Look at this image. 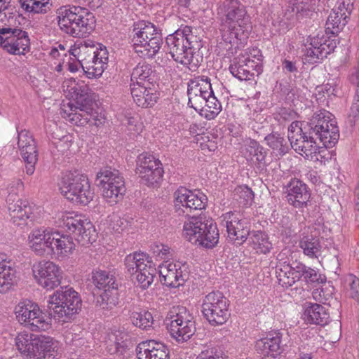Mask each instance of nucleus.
<instances>
[{"instance_id": "obj_3", "label": "nucleus", "mask_w": 359, "mask_h": 359, "mask_svg": "<svg viewBox=\"0 0 359 359\" xmlns=\"http://www.w3.org/2000/svg\"><path fill=\"white\" fill-rule=\"evenodd\" d=\"M221 218L222 224L226 229L229 242L241 245L248 238L249 242L257 253L270 252L272 243L269 241L268 235L261 231H253L250 233L247 222L240 212L229 211L223 214Z\"/></svg>"}, {"instance_id": "obj_24", "label": "nucleus", "mask_w": 359, "mask_h": 359, "mask_svg": "<svg viewBox=\"0 0 359 359\" xmlns=\"http://www.w3.org/2000/svg\"><path fill=\"white\" fill-rule=\"evenodd\" d=\"M48 253L57 259H63L72 255L75 250V243L71 236L54 231L51 238Z\"/></svg>"}, {"instance_id": "obj_1", "label": "nucleus", "mask_w": 359, "mask_h": 359, "mask_svg": "<svg viewBox=\"0 0 359 359\" xmlns=\"http://www.w3.org/2000/svg\"><path fill=\"white\" fill-rule=\"evenodd\" d=\"M217 15L224 40L229 43L245 41L251 31L246 6L238 0H224L217 4Z\"/></svg>"}, {"instance_id": "obj_48", "label": "nucleus", "mask_w": 359, "mask_h": 359, "mask_svg": "<svg viewBox=\"0 0 359 359\" xmlns=\"http://www.w3.org/2000/svg\"><path fill=\"white\" fill-rule=\"evenodd\" d=\"M157 271L156 268L147 264L146 267L141 269L137 273L136 280L142 289L148 288L154 282Z\"/></svg>"}, {"instance_id": "obj_33", "label": "nucleus", "mask_w": 359, "mask_h": 359, "mask_svg": "<svg viewBox=\"0 0 359 359\" xmlns=\"http://www.w3.org/2000/svg\"><path fill=\"white\" fill-rule=\"evenodd\" d=\"M136 45L132 46L135 52L137 53L141 57L152 58L160 50L163 43L162 36H155L151 41H144L143 38L140 39Z\"/></svg>"}, {"instance_id": "obj_46", "label": "nucleus", "mask_w": 359, "mask_h": 359, "mask_svg": "<svg viewBox=\"0 0 359 359\" xmlns=\"http://www.w3.org/2000/svg\"><path fill=\"white\" fill-rule=\"evenodd\" d=\"M207 112L205 117L208 120L215 118L222 111V104L215 96L213 90L212 94L203 100V108Z\"/></svg>"}, {"instance_id": "obj_2", "label": "nucleus", "mask_w": 359, "mask_h": 359, "mask_svg": "<svg viewBox=\"0 0 359 359\" xmlns=\"http://www.w3.org/2000/svg\"><path fill=\"white\" fill-rule=\"evenodd\" d=\"M165 43L173 60L190 69L196 68L202 60V57L196 54L203 46L196 29L182 26L166 37Z\"/></svg>"}, {"instance_id": "obj_44", "label": "nucleus", "mask_w": 359, "mask_h": 359, "mask_svg": "<svg viewBox=\"0 0 359 359\" xmlns=\"http://www.w3.org/2000/svg\"><path fill=\"white\" fill-rule=\"evenodd\" d=\"M276 273L279 284L283 287L288 288L296 283L293 278L294 271H292L290 264L280 262L276 266Z\"/></svg>"}, {"instance_id": "obj_28", "label": "nucleus", "mask_w": 359, "mask_h": 359, "mask_svg": "<svg viewBox=\"0 0 359 359\" xmlns=\"http://www.w3.org/2000/svg\"><path fill=\"white\" fill-rule=\"evenodd\" d=\"M308 129L304 127L305 134L299 139L296 140V142L291 144V147L300 155L305 156L309 158L312 154H316L320 148L318 139L315 138L314 134H311V126L309 123L306 124Z\"/></svg>"}, {"instance_id": "obj_34", "label": "nucleus", "mask_w": 359, "mask_h": 359, "mask_svg": "<svg viewBox=\"0 0 359 359\" xmlns=\"http://www.w3.org/2000/svg\"><path fill=\"white\" fill-rule=\"evenodd\" d=\"M117 179L116 182L100 186L104 198L111 205L121 201L126 191L124 178Z\"/></svg>"}, {"instance_id": "obj_39", "label": "nucleus", "mask_w": 359, "mask_h": 359, "mask_svg": "<svg viewBox=\"0 0 359 359\" xmlns=\"http://www.w3.org/2000/svg\"><path fill=\"white\" fill-rule=\"evenodd\" d=\"M131 81L133 82L135 81V84L143 85V83H146V82H150V84H154L155 73L151 66L147 63H139L133 70Z\"/></svg>"}, {"instance_id": "obj_36", "label": "nucleus", "mask_w": 359, "mask_h": 359, "mask_svg": "<svg viewBox=\"0 0 359 359\" xmlns=\"http://www.w3.org/2000/svg\"><path fill=\"white\" fill-rule=\"evenodd\" d=\"M348 14L342 13L340 7L333 9L332 12L329 15L325 23V32L327 34H337L344 28L347 23Z\"/></svg>"}, {"instance_id": "obj_55", "label": "nucleus", "mask_w": 359, "mask_h": 359, "mask_svg": "<svg viewBox=\"0 0 359 359\" xmlns=\"http://www.w3.org/2000/svg\"><path fill=\"white\" fill-rule=\"evenodd\" d=\"M234 196L242 206L250 205L254 199V193L248 187H239L235 190Z\"/></svg>"}, {"instance_id": "obj_5", "label": "nucleus", "mask_w": 359, "mask_h": 359, "mask_svg": "<svg viewBox=\"0 0 359 359\" xmlns=\"http://www.w3.org/2000/svg\"><path fill=\"white\" fill-rule=\"evenodd\" d=\"M15 343L27 359H55L57 355V343L50 337L22 332L16 336Z\"/></svg>"}, {"instance_id": "obj_18", "label": "nucleus", "mask_w": 359, "mask_h": 359, "mask_svg": "<svg viewBox=\"0 0 359 359\" xmlns=\"http://www.w3.org/2000/svg\"><path fill=\"white\" fill-rule=\"evenodd\" d=\"M210 79L206 76H199L191 79L188 83V104L195 110H201L203 100L212 94Z\"/></svg>"}, {"instance_id": "obj_56", "label": "nucleus", "mask_w": 359, "mask_h": 359, "mask_svg": "<svg viewBox=\"0 0 359 359\" xmlns=\"http://www.w3.org/2000/svg\"><path fill=\"white\" fill-rule=\"evenodd\" d=\"M36 304L31 301H24L20 302L15 307V313L16 318L21 324H23L24 320H27V317L29 316V313L33 311V307Z\"/></svg>"}, {"instance_id": "obj_47", "label": "nucleus", "mask_w": 359, "mask_h": 359, "mask_svg": "<svg viewBox=\"0 0 359 359\" xmlns=\"http://www.w3.org/2000/svg\"><path fill=\"white\" fill-rule=\"evenodd\" d=\"M74 50L77 53L79 58L81 59V62L83 65H87L95 60V44L92 41H86L83 43H81Z\"/></svg>"}, {"instance_id": "obj_61", "label": "nucleus", "mask_w": 359, "mask_h": 359, "mask_svg": "<svg viewBox=\"0 0 359 359\" xmlns=\"http://www.w3.org/2000/svg\"><path fill=\"white\" fill-rule=\"evenodd\" d=\"M107 65V63H102V62L93 60L90 63L85 65L86 73L93 76H100L106 68Z\"/></svg>"}, {"instance_id": "obj_19", "label": "nucleus", "mask_w": 359, "mask_h": 359, "mask_svg": "<svg viewBox=\"0 0 359 359\" xmlns=\"http://www.w3.org/2000/svg\"><path fill=\"white\" fill-rule=\"evenodd\" d=\"M286 198L288 203L299 209L306 208L311 198L307 185L302 181L293 178L286 185Z\"/></svg>"}, {"instance_id": "obj_41", "label": "nucleus", "mask_w": 359, "mask_h": 359, "mask_svg": "<svg viewBox=\"0 0 359 359\" xmlns=\"http://www.w3.org/2000/svg\"><path fill=\"white\" fill-rule=\"evenodd\" d=\"M299 248L304 254L310 258H318L320 255V241L315 236H304L299 241Z\"/></svg>"}, {"instance_id": "obj_4", "label": "nucleus", "mask_w": 359, "mask_h": 359, "mask_svg": "<svg viewBox=\"0 0 359 359\" xmlns=\"http://www.w3.org/2000/svg\"><path fill=\"white\" fill-rule=\"evenodd\" d=\"M57 20L60 30L70 36L83 38L94 29V15L80 6H61L57 11Z\"/></svg>"}, {"instance_id": "obj_21", "label": "nucleus", "mask_w": 359, "mask_h": 359, "mask_svg": "<svg viewBox=\"0 0 359 359\" xmlns=\"http://www.w3.org/2000/svg\"><path fill=\"white\" fill-rule=\"evenodd\" d=\"M7 203L12 222L18 226L26 225L31 215V207L28 202L22 201L15 194H9Z\"/></svg>"}, {"instance_id": "obj_60", "label": "nucleus", "mask_w": 359, "mask_h": 359, "mask_svg": "<svg viewBox=\"0 0 359 359\" xmlns=\"http://www.w3.org/2000/svg\"><path fill=\"white\" fill-rule=\"evenodd\" d=\"M332 291L333 287L329 288H320L315 290L313 292V296L314 299L318 300L323 304H330L331 300H332Z\"/></svg>"}, {"instance_id": "obj_25", "label": "nucleus", "mask_w": 359, "mask_h": 359, "mask_svg": "<svg viewBox=\"0 0 359 359\" xmlns=\"http://www.w3.org/2000/svg\"><path fill=\"white\" fill-rule=\"evenodd\" d=\"M53 232L43 227L33 229L28 236L29 247L39 255L48 253Z\"/></svg>"}, {"instance_id": "obj_52", "label": "nucleus", "mask_w": 359, "mask_h": 359, "mask_svg": "<svg viewBox=\"0 0 359 359\" xmlns=\"http://www.w3.org/2000/svg\"><path fill=\"white\" fill-rule=\"evenodd\" d=\"M357 78L358 81L355 89V95L347 118L348 123L352 127L359 121V70L357 72Z\"/></svg>"}, {"instance_id": "obj_42", "label": "nucleus", "mask_w": 359, "mask_h": 359, "mask_svg": "<svg viewBox=\"0 0 359 359\" xmlns=\"http://www.w3.org/2000/svg\"><path fill=\"white\" fill-rule=\"evenodd\" d=\"M266 144L276 156H282L290 149L287 141L279 133H272L264 137Z\"/></svg>"}, {"instance_id": "obj_10", "label": "nucleus", "mask_w": 359, "mask_h": 359, "mask_svg": "<svg viewBox=\"0 0 359 359\" xmlns=\"http://www.w3.org/2000/svg\"><path fill=\"white\" fill-rule=\"evenodd\" d=\"M229 302L219 292L208 294L203 300L202 313L212 326L224 324L230 317Z\"/></svg>"}, {"instance_id": "obj_15", "label": "nucleus", "mask_w": 359, "mask_h": 359, "mask_svg": "<svg viewBox=\"0 0 359 359\" xmlns=\"http://www.w3.org/2000/svg\"><path fill=\"white\" fill-rule=\"evenodd\" d=\"M32 272L37 283L46 290H53L60 284L61 271L60 267L50 261L35 263Z\"/></svg>"}, {"instance_id": "obj_6", "label": "nucleus", "mask_w": 359, "mask_h": 359, "mask_svg": "<svg viewBox=\"0 0 359 359\" xmlns=\"http://www.w3.org/2000/svg\"><path fill=\"white\" fill-rule=\"evenodd\" d=\"M81 307V299L72 287H61L50 296L48 301L49 315L55 320L65 322Z\"/></svg>"}, {"instance_id": "obj_58", "label": "nucleus", "mask_w": 359, "mask_h": 359, "mask_svg": "<svg viewBox=\"0 0 359 359\" xmlns=\"http://www.w3.org/2000/svg\"><path fill=\"white\" fill-rule=\"evenodd\" d=\"M305 134L303 131L302 123L299 121H293L288 128V140L290 142V145L296 142V140L299 139Z\"/></svg>"}, {"instance_id": "obj_53", "label": "nucleus", "mask_w": 359, "mask_h": 359, "mask_svg": "<svg viewBox=\"0 0 359 359\" xmlns=\"http://www.w3.org/2000/svg\"><path fill=\"white\" fill-rule=\"evenodd\" d=\"M76 107L81 114H86L90 118L93 111L92 99L87 94L77 93L75 98Z\"/></svg>"}, {"instance_id": "obj_40", "label": "nucleus", "mask_w": 359, "mask_h": 359, "mask_svg": "<svg viewBox=\"0 0 359 359\" xmlns=\"http://www.w3.org/2000/svg\"><path fill=\"white\" fill-rule=\"evenodd\" d=\"M91 280L93 285L100 290L117 286L116 277L111 272L104 270H95L92 272Z\"/></svg>"}, {"instance_id": "obj_26", "label": "nucleus", "mask_w": 359, "mask_h": 359, "mask_svg": "<svg viewBox=\"0 0 359 359\" xmlns=\"http://www.w3.org/2000/svg\"><path fill=\"white\" fill-rule=\"evenodd\" d=\"M162 36L161 30L153 23L149 21L141 20L133 24L131 34L130 35L132 46L136 45L140 38L144 41H151L155 36Z\"/></svg>"}, {"instance_id": "obj_9", "label": "nucleus", "mask_w": 359, "mask_h": 359, "mask_svg": "<svg viewBox=\"0 0 359 359\" xmlns=\"http://www.w3.org/2000/svg\"><path fill=\"white\" fill-rule=\"evenodd\" d=\"M59 226L67 228L75 235L76 240L82 245L93 243L97 233L92 222L81 215L73 212H62L58 218Z\"/></svg>"}, {"instance_id": "obj_14", "label": "nucleus", "mask_w": 359, "mask_h": 359, "mask_svg": "<svg viewBox=\"0 0 359 359\" xmlns=\"http://www.w3.org/2000/svg\"><path fill=\"white\" fill-rule=\"evenodd\" d=\"M29 44L28 34L25 31L11 27L0 29V46L8 53L24 55L29 50Z\"/></svg>"}, {"instance_id": "obj_12", "label": "nucleus", "mask_w": 359, "mask_h": 359, "mask_svg": "<svg viewBox=\"0 0 359 359\" xmlns=\"http://www.w3.org/2000/svg\"><path fill=\"white\" fill-rule=\"evenodd\" d=\"M174 209L179 215H189L194 210L205 208L207 196L200 191H193L184 187H179L173 194Z\"/></svg>"}, {"instance_id": "obj_16", "label": "nucleus", "mask_w": 359, "mask_h": 359, "mask_svg": "<svg viewBox=\"0 0 359 359\" xmlns=\"http://www.w3.org/2000/svg\"><path fill=\"white\" fill-rule=\"evenodd\" d=\"M18 147L25 163V172L32 175L35 170V164L38 161L39 152L35 140L29 130H18Z\"/></svg>"}, {"instance_id": "obj_51", "label": "nucleus", "mask_w": 359, "mask_h": 359, "mask_svg": "<svg viewBox=\"0 0 359 359\" xmlns=\"http://www.w3.org/2000/svg\"><path fill=\"white\" fill-rule=\"evenodd\" d=\"M118 177L123 178L119 170L111 168H104L97 174V181L100 186L116 182Z\"/></svg>"}, {"instance_id": "obj_62", "label": "nucleus", "mask_w": 359, "mask_h": 359, "mask_svg": "<svg viewBox=\"0 0 359 359\" xmlns=\"http://www.w3.org/2000/svg\"><path fill=\"white\" fill-rule=\"evenodd\" d=\"M133 221V219L129 215H124L122 217H114L113 219V229L116 231L121 233L130 226Z\"/></svg>"}, {"instance_id": "obj_45", "label": "nucleus", "mask_w": 359, "mask_h": 359, "mask_svg": "<svg viewBox=\"0 0 359 359\" xmlns=\"http://www.w3.org/2000/svg\"><path fill=\"white\" fill-rule=\"evenodd\" d=\"M147 258L145 254L140 252H135L126 256L125 265L129 273L135 274L142 268L146 267L147 264L145 263Z\"/></svg>"}, {"instance_id": "obj_63", "label": "nucleus", "mask_w": 359, "mask_h": 359, "mask_svg": "<svg viewBox=\"0 0 359 359\" xmlns=\"http://www.w3.org/2000/svg\"><path fill=\"white\" fill-rule=\"evenodd\" d=\"M18 1L21 8L29 13L37 11L40 10L41 6L44 5V3L37 0H19Z\"/></svg>"}, {"instance_id": "obj_27", "label": "nucleus", "mask_w": 359, "mask_h": 359, "mask_svg": "<svg viewBox=\"0 0 359 359\" xmlns=\"http://www.w3.org/2000/svg\"><path fill=\"white\" fill-rule=\"evenodd\" d=\"M33 311L29 313L27 320L23 324L32 331H46L51 327V319L53 316L49 315V310L43 312L36 304Z\"/></svg>"}, {"instance_id": "obj_37", "label": "nucleus", "mask_w": 359, "mask_h": 359, "mask_svg": "<svg viewBox=\"0 0 359 359\" xmlns=\"http://www.w3.org/2000/svg\"><path fill=\"white\" fill-rule=\"evenodd\" d=\"M119 302V292L117 286H111V288L104 290L96 299L95 305L103 310H111Z\"/></svg>"}, {"instance_id": "obj_22", "label": "nucleus", "mask_w": 359, "mask_h": 359, "mask_svg": "<svg viewBox=\"0 0 359 359\" xmlns=\"http://www.w3.org/2000/svg\"><path fill=\"white\" fill-rule=\"evenodd\" d=\"M131 95L137 105L142 108L152 107L158 98L155 84H150V82H146L143 85L133 83L131 86Z\"/></svg>"}, {"instance_id": "obj_32", "label": "nucleus", "mask_w": 359, "mask_h": 359, "mask_svg": "<svg viewBox=\"0 0 359 359\" xmlns=\"http://www.w3.org/2000/svg\"><path fill=\"white\" fill-rule=\"evenodd\" d=\"M304 320L311 324L325 325L330 320L327 309L319 304L307 303L304 312Z\"/></svg>"}, {"instance_id": "obj_8", "label": "nucleus", "mask_w": 359, "mask_h": 359, "mask_svg": "<svg viewBox=\"0 0 359 359\" xmlns=\"http://www.w3.org/2000/svg\"><path fill=\"white\" fill-rule=\"evenodd\" d=\"M165 322L170 335L178 342L187 341L196 331L194 318L184 306L173 307Z\"/></svg>"}, {"instance_id": "obj_20", "label": "nucleus", "mask_w": 359, "mask_h": 359, "mask_svg": "<svg viewBox=\"0 0 359 359\" xmlns=\"http://www.w3.org/2000/svg\"><path fill=\"white\" fill-rule=\"evenodd\" d=\"M257 62L250 56L239 55L235 57L229 66L231 74L240 81L253 79L255 73L259 74Z\"/></svg>"}, {"instance_id": "obj_59", "label": "nucleus", "mask_w": 359, "mask_h": 359, "mask_svg": "<svg viewBox=\"0 0 359 359\" xmlns=\"http://www.w3.org/2000/svg\"><path fill=\"white\" fill-rule=\"evenodd\" d=\"M196 359H225L222 351L218 347L208 346L197 356Z\"/></svg>"}, {"instance_id": "obj_38", "label": "nucleus", "mask_w": 359, "mask_h": 359, "mask_svg": "<svg viewBox=\"0 0 359 359\" xmlns=\"http://www.w3.org/2000/svg\"><path fill=\"white\" fill-rule=\"evenodd\" d=\"M60 114L67 121L76 126H83L90 121L88 115L81 114L76 106L71 102L63 104L60 107Z\"/></svg>"}, {"instance_id": "obj_50", "label": "nucleus", "mask_w": 359, "mask_h": 359, "mask_svg": "<svg viewBox=\"0 0 359 359\" xmlns=\"http://www.w3.org/2000/svg\"><path fill=\"white\" fill-rule=\"evenodd\" d=\"M132 323L142 330H147L151 327L154 319L152 314L146 311L133 312L130 316Z\"/></svg>"}, {"instance_id": "obj_64", "label": "nucleus", "mask_w": 359, "mask_h": 359, "mask_svg": "<svg viewBox=\"0 0 359 359\" xmlns=\"http://www.w3.org/2000/svg\"><path fill=\"white\" fill-rule=\"evenodd\" d=\"M292 271H294V276L293 277L295 279V282L300 280L302 278L304 280V273L306 271V265L297 261L292 262L291 264Z\"/></svg>"}, {"instance_id": "obj_13", "label": "nucleus", "mask_w": 359, "mask_h": 359, "mask_svg": "<svg viewBox=\"0 0 359 359\" xmlns=\"http://www.w3.org/2000/svg\"><path fill=\"white\" fill-rule=\"evenodd\" d=\"M135 170L142 182L149 187L158 186L164 172L161 161L147 153L138 156Z\"/></svg>"}, {"instance_id": "obj_49", "label": "nucleus", "mask_w": 359, "mask_h": 359, "mask_svg": "<svg viewBox=\"0 0 359 359\" xmlns=\"http://www.w3.org/2000/svg\"><path fill=\"white\" fill-rule=\"evenodd\" d=\"M246 151L249 154L250 160L259 164L264 163L266 152L258 142L250 140L247 144Z\"/></svg>"}, {"instance_id": "obj_23", "label": "nucleus", "mask_w": 359, "mask_h": 359, "mask_svg": "<svg viewBox=\"0 0 359 359\" xmlns=\"http://www.w3.org/2000/svg\"><path fill=\"white\" fill-rule=\"evenodd\" d=\"M138 359H168L169 351L163 343L149 340L142 341L137 346Z\"/></svg>"}, {"instance_id": "obj_43", "label": "nucleus", "mask_w": 359, "mask_h": 359, "mask_svg": "<svg viewBox=\"0 0 359 359\" xmlns=\"http://www.w3.org/2000/svg\"><path fill=\"white\" fill-rule=\"evenodd\" d=\"M207 227L198 238L197 244L206 248H212L218 243L219 231L212 220L209 221Z\"/></svg>"}, {"instance_id": "obj_11", "label": "nucleus", "mask_w": 359, "mask_h": 359, "mask_svg": "<svg viewBox=\"0 0 359 359\" xmlns=\"http://www.w3.org/2000/svg\"><path fill=\"white\" fill-rule=\"evenodd\" d=\"M331 116L328 111L320 112L309 123L311 134L313 133L315 138L327 148L333 147L339 137L337 122L334 118H331Z\"/></svg>"}, {"instance_id": "obj_57", "label": "nucleus", "mask_w": 359, "mask_h": 359, "mask_svg": "<svg viewBox=\"0 0 359 359\" xmlns=\"http://www.w3.org/2000/svg\"><path fill=\"white\" fill-rule=\"evenodd\" d=\"M36 304L31 301H24L20 302L15 307V313L16 318L21 324H23L24 320H27V317L29 316V313L33 311V307Z\"/></svg>"}, {"instance_id": "obj_31", "label": "nucleus", "mask_w": 359, "mask_h": 359, "mask_svg": "<svg viewBox=\"0 0 359 359\" xmlns=\"http://www.w3.org/2000/svg\"><path fill=\"white\" fill-rule=\"evenodd\" d=\"M15 273L11 260L8 261L5 255L0 254V293H6L14 285Z\"/></svg>"}, {"instance_id": "obj_54", "label": "nucleus", "mask_w": 359, "mask_h": 359, "mask_svg": "<svg viewBox=\"0 0 359 359\" xmlns=\"http://www.w3.org/2000/svg\"><path fill=\"white\" fill-rule=\"evenodd\" d=\"M344 284L349 297L359 303V278L353 274H348L344 278Z\"/></svg>"}, {"instance_id": "obj_35", "label": "nucleus", "mask_w": 359, "mask_h": 359, "mask_svg": "<svg viewBox=\"0 0 359 359\" xmlns=\"http://www.w3.org/2000/svg\"><path fill=\"white\" fill-rule=\"evenodd\" d=\"M302 52V60L304 64L318 63L325 58V52H323L318 39H311V42L305 44Z\"/></svg>"}, {"instance_id": "obj_30", "label": "nucleus", "mask_w": 359, "mask_h": 359, "mask_svg": "<svg viewBox=\"0 0 359 359\" xmlns=\"http://www.w3.org/2000/svg\"><path fill=\"white\" fill-rule=\"evenodd\" d=\"M210 220L202 217H191L185 222L183 226V235L192 243L197 244L198 238L204 233Z\"/></svg>"}, {"instance_id": "obj_7", "label": "nucleus", "mask_w": 359, "mask_h": 359, "mask_svg": "<svg viewBox=\"0 0 359 359\" xmlns=\"http://www.w3.org/2000/svg\"><path fill=\"white\" fill-rule=\"evenodd\" d=\"M60 189L67 200L76 204L88 205L94 197L88 177L77 170L65 173Z\"/></svg>"}, {"instance_id": "obj_17", "label": "nucleus", "mask_w": 359, "mask_h": 359, "mask_svg": "<svg viewBox=\"0 0 359 359\" xmlns=\"http://www.w3.org/2000/svg\"><path fill=\"white\" fill-rule=\"evenodd\" d=\"M161 282L170 287L183 285L188 276V265L180 262H168L158 266Z\"/></svg>"}, {"instance_id": "obj_29", "label": "nucleus", "mask_w": 359, "mask_h": 359, "mask_svg": "<svg viewBox=\"0 0 359 359\" xmlns=\"http://www.w3.org/2000/svg\"><path fill=\"white\" fill-rule=\"evenodd\" d=\"M282 333L279 330H272L256 341L255 349L264 355H274L280 353Z\"/></svg>"}]
</instances>
